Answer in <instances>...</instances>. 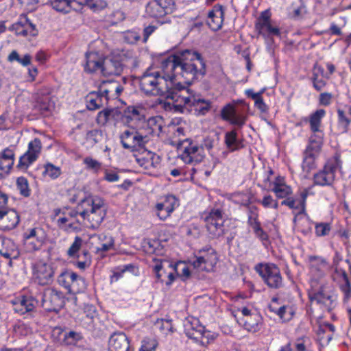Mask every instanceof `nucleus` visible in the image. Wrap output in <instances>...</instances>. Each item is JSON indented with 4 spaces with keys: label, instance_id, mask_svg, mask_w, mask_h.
Masks as SVG:
<instances>
[{
    "label": "nucleus",
    "instance_id": "obj_49",
    "mask_svg": "<svg viewBox=\"0 0 351 351\" xmlns=\"http://www.w3.org/2000/svg\"><path fill=\"white\" fill-rule=\"evenodd\" d=\"M158 346V343L155 339L145 337L142 340L138 351H156Z\"/></svg>",
    "mask_w": 351,
    "mask_h": 351
},
{
    "label": "nucleus",
    "instance_id": "obj_26",
    "mask_svg": "<svg viewBox=\"0 0 351 351\" xmlns=\"http://www.w3.org/2000/svg\"><path fill=\"white\" fill-rule=\"evenodd\" d=\"M221 115L223 120L229 121L231 124L242 127L246 121V117L241 114H238L234 106L227 104L221 111Z\"/></svg>",
    "mask_w": 351,
    "mask_h": 351
},
{
    "label": "nucleus",
    "instance_id": "obj_64",
    "mask_svg": "<svg viewBox=\"0 0 351 351\" xmlns=\"http://www.w3.org/2000/svg\"><path fill=\"white\" fill-rule=\"evenodd\" d=\"M215 140L210 137H206L204 139L200 147H202V152L206 149L210 151L214 147Z\"/></svg>",
    "mask_w": 351,
    "mask_h": 351
},
{
    "label": "nucleus",
    "instance_id": "obj_61",
    "mask_svg": "<svg viewBox=\"0 0 351 351\" xmlns=\"http://www.w3.org/2000/svg\"><path fill=\"white\" fill-rule=\"evenodd\" d=\"M308 195L307 189H304L300 193V200L298 204L300 207V213H302L305 211L306 200Z\"/></svg>",
    "mask_w": 351,
    "mask_h": 351
},
{
    "label": "nucleus",
    "instance_id": "obj_34",
    "mask_svg": "<svg viewBox=\"0 0 351 351\" xmlns=\"http://www.w3.org/2000/svg\"><path fill=\"white\" fill-rule=\"evenodd\" d=\"M143 118V115L138 108L129 106L123 112L122 121L124 123L132 125L134 121H141Z\"/></svg>",
    "mask_w": 351,
    "mask_h": 351
},
{
    "label": "nucleus",
    "instance_id": "obj_13",
    "mask_svg": "<svg viewBox=\"0 0 351 351\" xmlns=\"http://www.w3.org/2000/svg\"><path fill=\"white\" fill-rule=\"evenodd\" d=\"M204 221L207 230L213 237L223 234V213L219 208H213L205 216Z\"/></svg>",
    "mask_w": 351,
    "mask_h": 351
},
{
    "label": "nucleus",
    "instance_id": "obj_41",
    "mask_svg": "<svg viewBox=\"0 0 351 351\" xmlns=\"http://www.w3.org/2000/svg\"><path fill=\"white\" fill-rule=\"evenodd\" d=\"M167 268L176 270V267H173V264L168 261H162L154 266V270L158 280L163 281L162 276L167 273Z\"/></svg>",
    "mask_w": 351,
    "mask_h": 351
},
{
    "label": "nucleus",
    "instance_id": "obj_47",
    "mask_svg": "<svg viewBox=\"0 0 351 351\" xmlns=\"http://www.w3.org/2000/svg\"><path fill=\"white\" fill-rule=\"evenodd\" d=\"M271 191H273L278 198L283 199L287 197L292 193L291 188L286 184L280 185L277 184L274 186Z\"/></svg>",
    "mask_w": 351,
    "mask_h": 351
},
{
    "label": "nucleus",
    "instance_id": "obj_42",
    "mask_svg": "<svg viewBox=\"0 0 351 351\" xmlns=\"http://www.w3.org/2000/svg\"><path fill=\"white\" fill-rule=\"evenodd\" d=\"M311 344V340L308 337L298 338L294 342V351H312Z\"/></svg>",
    "mask_w": 351,
    "mask_h": 351
},
{
    "label": "nucleus",
    "instance_id": "obj_63",
    "mask_svg": "<svg viewBox=\"0 0 351 351\" xmlns=\"http://www.w3.org/2000/svg\"><path fill=\"white\" fill-rule=\"evenodd\" d=\"M281 204L287 206L289 208L291 209H296L300 211V207L297 204V202L292 197H286L285 199L282 201Z\"/></svg>",
    "mask_w": 351,
    "mask_h": 351
},
{
    "label": "nucleus",
    "instance_id": "obj_20",
    "mask_svg": "<svg viewBox=\"0 0 351 351\" xmlns=\"http://www.w3.org/2000/svg\"><path fill=\"white\" fill-rule=\"evenodd\" d=\"M10 29L16 35L24 37H34L37 36L38 32L36 25L24 14L20 16L19 21L12 25Z\"/></svg>",
    "mask_w": 351,
    "mask_h": 351
},
{
    "label": "nucleus",
    "instance_id": "obj_16",
    "mask_svg": "<svg viewBox=\"0 0 351 351\" xmlns=\"http://www.w3.org/2000/svg\"><path fill=\"white\" fill-rule=\"evenodd\" d=\"M64 304L62 293L53 288L46 289L42 298V306L47 311L58 312Z\"/></svg>",
    "mask_w": 351,
    "mask_h": 351
},
{
    "label": "nucleus",
    "instance_id": "obj_36",
    "mask_svg": "<svg viewBox=\"0 0 351 351\" xmlns=\"http://www.w3.org/2000/svg\"><path fill=\"white\" fill-rule=\"evenodd\" d=\"M53 104L51 102L49 97H44L37 101L35 109L38 110L43 116H49L53 110Z\"/></svg>",
    "mask_w": 351,
    "mask_h": 351
},
{
    "label": "nucleus",
    "instance_id": "obj_62",
    "mask_svg": "<svg viewBox=\"0 0 351 351\" xmlns=\"http://www.w3.org/2000/svg\"><path fill=\"white\" fill-rule=\"evenodd\" d=\"M155 326L159 328L161 331L170 330L171 328L170 322L164 319H158Z\"/></svg>",
    "mask_w": 351,
    "mask_h": 351
},
{
    "label": "nucleus",
    "instance_id": "obj_11",
    "mask_svg": "<svg viewBox=\"0 0 351 351\" xmlns=\"http://www.w3.org/2000/svg\"><path fill=\"white\" fill-rule=\"evenodd\" d=\"M326 111L324 109L317 110L308 117L302 119L304 123H308L312 134L309 137L308 142L323 143L324 132L320 129L322 119L325 116Z\"/></svg>",
    "mask_w": 351,
    "mask_h": 351
},
{
    "label": "nucleus",
    "instance_id": "obj_48",
    "mask_svg": "<svg viewBox=\"0 0 351 351\" xmlns=\"http://www.w3.org/2000/svg\"><path fill=\"white\" fill-rule=\"evenodd\" d=\"M315 233L318 237L328 236L331 231V225L330 223L315 222Z\"/></svg>",
    "mask_w": 351,
    "mask_h": 351
},
{
    "label": "nucleus",
    "instance_id": "obj_32",
    "mask_svg": "<svg viewBox=\"0 0 351 351\" xmlns=\"http://www.w3.org/2000/svg\"><path fill=\"white\" fill-rule=\"evenodd\" d=\"M14 151L9 148H5L0 155V170L8 173L12 169L14 162Z\"/></svg>",
    "mask_w": 351,
    "mask_h": 351
},
{
    "label": "nucleus",
    "instance_id": "obj_21",
    "mask_svg": "<svg viewBox=\"0 0 351 351\" xmlns=\"http://www.w3.org/2000/svg\"><path fill=\"white\" fill-rule=\"evenodd\" d=\"M114 247V239L111 236L101 234L89 235V248L96 252H107Z\"/></svg>",
    "mask_w": 351,
    "mask_h": 351
},
{
    "label": "nucleus",
    "instance_id": "obj_31",
    "mask_svg": "<svg viewBox=\"0 0 351 351\" xmlns=\"http://www.w3.org/2000/svg\"><path fill=\"white\" fill-rule=\"evenodd\" d=\"M137 163L144 168L149 170L151 168H156L160 162V156L152 152H147L144 156L136 158Z\"/></svg>",
    "mask_w": 351,
    "mask_h": 351
},
{
    "label": "nucleus",
    "instance_id": "obj_50",
    "mask_svg": "<svg viewBox=\"0 0 351 351\" xmlns=\"http://www.w3.org/2000/svg\"><path fill=\"white\" fill-rule=\"evenodd\" d=\"M86 289V282L84 279L76 274V278L73 280L72 285L69 289L70 292L81 293Z\"/></svg>",
    "mask_w": 351,
    "mask_h": 351
},
{
    "label": "nucleus",
    "instance_id": "obj_25",
    "mask_svg": "<svg viewBox=\"0 0 351 351\" xmlns=\"http://www.w3.org/2000/svg\"><path fill=\"white\" fill-rule=\"evenodd\" d=\"M337 129L339 133H346L351 123V106L343 105L337 107Z\"/></svg>",
    "mask_w": 351,
    "mask_h": 351
},
{
    "label": "nucleus",
    "instance_id": "obj_10",
    "mask_svg": "<svg viewBox=\"0 0 351 351\" xmlns=\"http://www.w3.org/2000/svg\"><path fill=\"white\" fill-rule=\"evenodd\" d=\"M184 332L186 335L204 346H207L210 339H213L210 331L206 330L197 319H193L184 324Z\"/></svg>",
    "mask_w": 351,
    "mask_h": 351
},
{
    "label": "nucleus",
    "instance_id": "obj_33",
    "mask_svg": "<svg viewBox=\"0 0 351 351\" xmlns=\"http://www.w3.org/2000/svg\"><path fill=\"white\" fill-rule=\"evenodd\" d=\"M262 320L263 319L260 314L254 313L253 315L247 317V318H244V328L247 331L253 333L258 332L262 328Z\"/></svg>",
    "mask_w": 351,
    "mask_h": 351
},
{
    "label": "nucleus",
    "instance_id": "obj_22",
    "mask_svg": "<svg viewBox=\"0 0 351 351\" xmlns=\"http://www.w3.org/2000/svg\"><path fill=\"white\" fill-rule=\"evenodd\" d=\"M323 143H315L308 142V145L304 153V159L302 162V169L304 171L310 172L315 169V158L318 156Z\"/></svg>",
    "mask_w": 351,
    "mask_h": 351
},
{
    "label": "nucleus",
    "instance_id": "obj_45",
    "mask_svg": "<svg viewBox=\"0 0 351 351\" xmlns=\"http://www.w3.org/2000/svg\"><path fill=\"white\" fill-rule=\"evenodd\" d=\"M248 219L247 223L252 228V230L256 228L257 227L261 226V223L259 222L258 213V208L255 206H248Z\"/></svg>",
    "mask_w": 351,
    "mask_h": 351
},
{
    "label": "nucleus",
    "instance_id": "obj_57",
    "mask_svg": "<svg viewBox=\"0 0 351 351\" xmlns=\"http://www.w3.org/2000/svg\"><path fill=\"white\" fill-rule=\"evenodd\" d=\"M105 0H89V8L93 12H99L107 7Z\"/></svg>",
    "mask_w": 351,
    "mask_h": 351
},
{
    "label": "nucleus",
    "instance_id": "obj_24",
    "mask_svg": "<svg viewBox=\"0 0 351 351\" xmlns=\"http://www.w3.org/2000/svg\"><path fill=\"white\" fill-rule=\"evenodd\" d=\"M20 222V216L14 209L0 210V230L10 231L14 229Z\"/></svg>",
    "mask_w": 351,
    "mask_h": 351
},
{
    "label": "nucleus",
    "instance_id": "obj_55",
    "mask_svg": "<svg viewBox=\"0 0 351 351\" xmlns=\"http://www.w3.org/2000/svg\"><path fill=\"white\" fill-rule=\"evenodd\" d=\"M147 126L149 128V131L148 133L152 136H158L162 130V126L156 123L154 118L149 119L147 122Z\"/></svg>",
    "mask_w": 351,
    "mask_h": 351
},
{
    "label": "nucleus",
    "instance_id": "obj_56",
    "mask_svg": "<svg viewBox=\"0 0 351 351\" xmlns=\"http://www.w3.org/2000/svg\"><path fill=\"white\" fill-rule=\"evenodd\" d=\"M324 78V77L317 76L316 74L312 75L311 81L313 86L316 90L321 91L326 86L327 82Z\"/></svg>",
    "mask_w": 351,
    "mask_h": 351
},
{
    "label": "nucleus",
    "instance_id": "obj_37",
    "mask_svg": "<svg viewBox=\"0 0 351 351\" xmlns=\"http://www.w3.org/2000/svg\"><path fill=\"white\" fill-rule=\"evenodd\" d=\"M256 29L258 31V34L262 35L264 38L280 35V32L278 27H273L269 23H263L262 25H256Z\"/></svg>",
    "mask_w": 351,
    "mask_h": 351
},
{
    "label": "nucleus",
    "instance_id": "obj_58",
    "mask_svg": "<svg viewBox=\"0 0 351 351\" xmlns=\"http://www.w3.org/2000/svg\"><path fill=\"white\" fill-rule=\"evenodd\" d=\"M111 114V110L108 109H104L99 112L96 116V121L99 125H105Z\"/></svg>",
    "mask_w": 351,
    "mask_h": 351
},
{
    "label": "nucleus",
    "instance_id": "obj_19",
    "mask_svg": "<svg viewBox=\"0 0 351 351\" xmlns=\"http://www.w3.org/2000/svg\"><path fill=\"white\" fill-rule=\"evenodd\" d=\"M42 143L39 138H36L29 143L27 151L20 157L17 167L19 168H27L32 163L37 160L41 152Z\"/></svg>",
    "mask_w": 351,
    "mask_h": 351
},
{
    "label": "nucleus",
    "instance_id": "obj_27",
    "mask_svg": "<svg viewBox=\"0 0 351 351\" xmlns=\"http://www.w3.org/2000/svg\"><path fill=\"white\" fill-rule=\"evenodd\" d=\"M108 351H130V342L125 333L114 332L110 336Z\"/></svg>",
    "mask_w": 351,
    "mask_h": 351
},
{
    "label": "nucleus",
    "instance_id": "obj_2",
    "mask_svg": "<svg viewBox=\"0 0 351 351\" xmlns=\"http://www.w3.org/2000/svg\"><path fill=\"white\" fill-rule=\"evenodd\" d=\"M169 73L147 70L140 78V87L146 95L162 96L174 101L181 84L168 77Z\"/></svg>",
    "mask_w": 351,
    "mask_h": 351
},
{
    "label": "nucleus",
    "instance_id": "obj_52",
    "mask_svg": "<svg viewBox=\"0 0 351 351\" xmlns=\"http://www.w3.org/2000/svg\"><path fill=\"white\" fill-rule=\"evenodd\" d=\"M81 339L82 335L80 333L70 331L64 334L63 342L66 345H73L76 343Z\"/></svg>",
    "mask_w": 351,
    "mask_h": 351
},
{
    "label": "nucleus",
    "instance_id": "obj_44",
    "mask_svg": "<svg viewBox=\"0 0 351 351\" xmlns=\"http://www.w3.org/2000/svg\"><path fill=\"white\" fill-rule=\"evenodd\" d=\"M76 278V274L72 271H66L62 272L58 278L60 285L69 290L73 280Z\"/></svg>",
    "mask_w": 351,
    "mask_h": 351
},
{
    "label": "nucleus",
    "instance_id": "obj_46",
    "mask_svg": "<svg viewBox=\"0 0 351 351\" xmlns=\"http://www.w3.org/2000/svg\"><path fill=\"white\" fill-rule=\"evenodd\" d=\"M342 276L345 282L340 285V289L343 293V302L348 303L351 300V284L349 282L346 271H342Z\"/></svg>",
    "mask_w": 351,
    "mask_h": 351
},
{
    "label": "nucleus",
    "instance_id": "obj_6",
    "mask_svg": "<svg viewBox=\"0 0 351 351\" xmlns=\"http://www.w3.org/2000/svg\"><path fill=\"white\" fill-rule=\"evenodd\" d=\"M264 282L271 289L282 287V278L280 269L273 263H258L254 267Z\"/></svg>",
    "mask_w": 351,
    "mask_h": 351
},
{
    "label": "nucleus",
    "instance_id": "obj_53",
    "mask_svg": "<svg viewBox=\"0 0 351 351\" xmlns=\"http://www.w3.org/2000/svg\"><path fill=\"white\" fill-rule=\"evenodd\" d=\"M16 184L21 194L25 197H28L29 195V190L27 179L23 177L18 178Z\"/></svg>",
    "mask_w": 351,
    "mask_h": 351
},
{
    "label": "nucleus",
    "instance_id": "obj_17",
    "mask_svg": "<svg viewBox=\"0 0 351 351\" xmlns=\"http://www.w3.org/2000/svg\"><path fill=\"white\" fill-rule=\"evenodd\" d=\"M33 276L40 285H50L53 280L54 270L52 266L43 261H38L32 267Z\"/></svg>",
    "mask_w": 351,
    "mask_h": 351
},
{
    "label": "nucleus",
    "instance_id": "obj_12",
    "mask_svg": "<svg viewBox=\"0 0 351 351\" xmlns=\"http://www.w3.org/2000/svg\"><path fill=\"white\" fill-rule=\"evenodd\" d=\"M308 297L312 303L319 305L323 311H330L336 305L335 298L323 285L318 289H312Z\"/></svg>",
    "mask_w": 351,
    "mask_h": 351
},
{
    "label": "nucleus",
    "instance_id": "obj_5",
    "mask_svg": "<svg viewBox=\"0 0 351 351\" xmlns=\"http://www.w3.org/2000/svg\"><path fill=\"white\" fill-rule=\"evenodd\" d=\"M341 161L338 154L328 159L323 168L313 175V184L333 189L336 171L341 168Z\"/></svg>",
    "mask_w": 351,
    "mask_h": 351
},
{
    "label": "nucleus",
    "instance_id": "obj_7",
    "mask_svg": "<svg viewBox=\"0 0 351 351\" xmlns=\"http://www.w3.org/2000/svg\"><path fill=\"white\" fill-rule=\"evenodd\" d=\"M117 82L114 81H104L99 86L98 91L89 93V111L95 110L101 108L112 94L114 93Z\"/></svg>",
    "mask_w": 351,
    "mask_h": 351
},
{
    "label": "nucleus",
    "instance_id": "obj_29",
    "mask_svg": "<svg viewBox=\"0 0 351 351\" xmlns=\"http://www.w3.org/2000/svg\"><path fill=\"white\" fill-rule=\"evenodd\" d=\"M14 311L21 315L32 312L36 308V301L32 297L22 296L12 300Z\"/></svg>",
    "mask_w": 351,
    "mask_h": 351
},
{
    "label": "nucleus",
    "instance_id": "obj_38",
    "mask_svg": "<svg viewBox=\"0 0 351 351\" xmlns=\"http://www.w3.org/2000/svg\"><path fill=\"white\" fill-rule=\"evenodd\" d=\"M269 309L271 311L276 313L283 322L291 320L294 315V311L292 306L289 305H284L278 308H276L272 305H270Z\"/></svg>",
    "mask_w": 351,
    "mask_h": 351
},
{
    "label": "nucleus",
    "instance_id": "obj_51",
    "mask_svg": "<svg viewBox=\"0 0 351 351\" xmlns=\"http://www.w3.org/2000/svg\"><path fill=\"white\" fill-rule=\"evenodd\" d=\"M53 8L58 12H69V0H50Z\"/></svg>",
    "mask_w": 351,
    "mask_h": 351
},
{
    "label": "nucleus",
    "instance_id": "obj_30",
    "mask_svg": "<svg viewBox=\"0 0 351 351\" xmlns=\"http://www.w3.org/2000/svg\"><path fill=\"white\" fill-rule=\"evenodd\" d=\"M0 254L7 259H16L20 253L16 245L10 239L0 237Z\"/></svg>",
    "mask_w": 351,
    "mask_h": 351
},
{
    "label": "nucleus",
    "instance_id": "obj_28",
    "mask_svg": "<svg viewBox=\"0 0 351 351\" xmlns=\"http://www.w3.org/2000/svg\"><path fill=\"white\" fill-rule=\"evenodd\" d=\"M224 9L221 5H215L208 14L207 24L214 31L219 29L223 24Z\"/></svg>",
    "mask_w": 351,
    "mask_h": 351
},
{
    "label": "nucleus",
    "instance_id": "obj_4",
    "mask_svg": "<svg viewBox=\"0 0 351 351\" xmlns=\"http://www.w3.org/2000/svg\"><path fill=\"white\" fill-rule=\"evenodd\" d=\"M125 65L118 58H104L99 52H89V72H100L104 76L120 75Z\"/></svg>",
    "mask_w": 351,
    "mask_h": 351
},
{
    "label": "nucleus",
    "instance_id": "obj_54",
    "mask_svg": "<svg viewBox=\"0 0 351 351\" xmlns=\"http://www.w3.org/2000/svg\"><path fill=\"white\" fill-rule=\"evenodd\" d=\"M82 239L80 237H76L75 241L67 251V254L70 257H75L79 252L82 245Z\"/></svg>",
    "mask_w": 351,
    "mask_h": 351
},
{
    "label": "nucleus",
    "instance_id": "obj_18",
    "mask_svg": "<svg viewBox=\"0 0 351 351\" xmlns=\"http://www.w3.org/2000/svg\"><path fill=\"white\" fill-rule=\"evenodd\" d=\"M106 206L104 199L98 196H94L91 199V210L89 213V228H97L105 217Z\"/></svg>",
    "mask_w": 351,
    "mask_h": 351
},
{
    "label": "nucleus",
    "instance_id": "obj_23",
    "mask_svg": "<svg viewBox=\"0 0 351 351\" xmlns=\"http://www.w3.org/2000/svg\"><path fill=\"white\" fill-rule=\"evenodd\" d=\"M177 206H178L177 198L173 195H167L163 202L156 205V215L160 219L165 220Z\"/></svg>",
    "mask_w": 351,
    "mask_h": 351
},
{
    "label": "nucleus",
    "instance_id": "obj_43",
    "mask_svg": "<svg viewBox=\"0 0 351 351\" xmlns=\"http://www.w3.org/2000/svg\"><path fill=\"white\" fill-rule=\"evenodd\" d=\"M44 169L43 176L44 177H49L53 180L58 178L62 173L60 167L55 166L50 162L45 164Z\"/></svg>",
    "mask_w": 351,
    "mask_h": 351
},
{
    "label": "nucleus",
    "instance_id": "obj_14",
    "mask_svg": "<svg viewBox=\"0 0 351 351\" xmlns=\"http://www.w3.org/2000/svg\"><path fill=\"white\" fill-rule=\"evenodd\" d=\"M193 265L198 271H210L217 263V257L214 249L209 247L199 252Z\"/></svg>",
    "mask_w": 351,
    "mask_h": 351
},
{
    "label": "nucleus",
    "instance_id": "obj_59",
    "mask_svg": "<svg viewBox=\"0 0 351 351\" xmlns=\"http://www.w3.org/2000/svg\"><path fill=\"white\" fill-rule=\"evenodd\" d=\"M125 67H129L131 69H136L138 67L140 61L136 56H132L129 58H125L122 60Z\"/></svg>",
    "mask_w": 351,
    "mask_h": 351
},
{
    "label": "nucleus",
    "instance_id": "obj_1",
    "mask_svg": "<svg viewBox=\"0 0 351 351\" xmlns=\"http://www.w3.org/2000/svg\"><path fill=\"white\" fill-rule=\"evenodd\" d=\"M162 68L169 73L168 77L181 85L178 80L182 78L189 85L206 72V63L201 54L191 49L178 51L169 56L162 60Z\"/></svg>",
    "mask_w": 351,
    "mask_h": 351
},
{
    "label": "nucleus",
    "instance_id": "obj_40",
    "mask_svg": "<svg viewBox=\"0 0 351 351\" xmlns=\"http://www.w3.org/2000/svg\"><path fill=\"white\" fill-rule=\"evenodd\" d=\"M32 56L29 53L21 57L16 50H13L8 56V60L10 62H17L23 66H29L32 62Z\"/></svg>",
    "mask_w": 351,
    "mask_h": 351
},
{
    "label": "nucleus",
    "instance_id": "obj_3",
    "mask_svg": "<svg viewBox=\"0 0 351 351\" xmlns=\"http://www.w3.org/2000/svg\"><path fill=\"white\" fill-rule=\"evenodd\" d=\"M178 91L173 104L175 111L183 112L184 110H191L193 107L195 112L204 115L210 110V102L196 96L188 86L181 85Z\"/></svg>",
    "mask_w": 351,
    "mask_h": 351
},
{
    "label": "nucleus",
    "instance_id": "obj_39",
    "mask_svg": "<svg viewBox=\"0 0 351 351\" xmlns=\"http://www.w3.org/2000/svg\"><path fill=\"white\" fill-rule=\"evenodd\" d=\"M311 272L315 275L317 273V276L324 275V269L327 267V263L325 259L319 257H313L311 258Z\"/></svg>",
    "mask_w": 351,
    "mask_h": 351
},
{
    "label": "nucleus",
    "instance_id": "obj_9",
    "mask_svg": "<svg viewBox=\"0 0 351 351\" xmlns=\"http://www.w3.org/2000/svg\"><path fill=\"white\" fill-rule=\"evenodd\" d=\"M178 148L181 152L180 158L186 164L200 162L204 157L202 147L189 139L180 142Z\"/></svg>",
    "mask_w": 351,
    "mask_h": 351
},
{
    "label": "nucleus",
    "instance_id": "obj_60",
    "mask_svg": "<svg viewBox=\"0 0 351 351\" xmlns=\"http://www.w3.org/2000/svg\"><path fill=\"white\" fill-rule=\"evenodd\" d=\"M87 4L82 0H69V11L73 9L77 12H80L83 7Z\"/></svg>",
    "mask_w": 351,
    "mask_h": 351
},
{
    "label": "nucleus",
    "instance_id": "obj_35",
    "mask_svg": "<svg viewBox=\"0 0 351 351\" xmlns=\"http://www.w3.org/2000/svg\"><path fill=\"white\" fill-rule=\"evenodd\" d=\"M225 144L231 152L237 150L243 147L242 143L238 139L237 132L232 130L225 134Z\"/></svg>",
    "mask_w": 351,
    "mask_h": 351
},
{
    "label": "nucleus",
    "instance_id": "obj_8",
    "mask_svg": "<svg viewBox=\"0 0 351 351\" xmlns=\"http://www.w3.org/2000/svg\"><path fill=\"white\" fill-rule=\"evenodd\" d=\"M148 135L132 129H127L120 134V141L123 147L130 152L143 148L149 141Z\"/></svg>",
    "mask_w": 351,
    "mask_h": 351
},
{
    "label": "nucleus",
    "instance_id": "obj_15",
    "mask_svg": "<svg viewBox=\"0 0 351 351\" xmlns=\"http://www.w3.org/2000/svg\"><path fill=\"white\" fill-rule=\"evenodd\" d=\"M175 8L173 0H152L146 7V12L152 17L160 18L171 14Z\"/></svg>",
    "mask_w": 351,
    "mask_h": 351
}]
</instances>
